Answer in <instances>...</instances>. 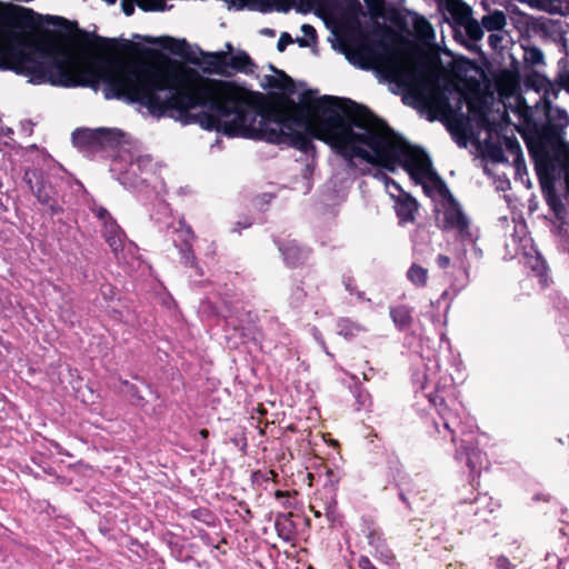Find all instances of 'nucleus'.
Masks as SVG:
<instances>
[{
    "label": "nucleus",
    "instance_id": "8",
    "mask_svg": "<svg viewBox=\"0 0 569 569\" xmlns=\"http://www.w3.org/2000/svg\"><path fill=\"white\" fill-rule=\"evenodd\" d=\"M179 227L176 229L177 238L173 240L179 248L181 259L186 266L196 268L198 274H202L201 269L197 266L196 256L192 250V241L196 236L191 227L184 220H179Z\"/></svg>",
    "mask_w": 569,
    "mask_h": 569
},
{
    "label": "nucleus",
    "instance_id": "7",
    "mask_svg": "<svg viewBox=\"0 0 569 569\" xmlns=\"http://www.w3.org/2000/svg\"><path fill=\"white\" fill-rule=\"evenodd\" d=\"M438 397H429V401L437 408V412L439 416V421L435 420V429L438 433H441L440 425L442 426L443 430L451 436V441L456 442V436L458 431H461V418L458 415V412L453 411L452 409L448 408L442 399H440V402L437 401Z\"/></svg>",
    "mask_w": 569,
    "mask_h": 569
},
{
    "label": "nucleus",
    "instance_id": "63",
    "mask_svg": "<svg viewBox=\"0 0 569 569\" xmlns=\"http://www.w3.org/2000/svg\"><path fill=\"white\" fill-rule=\"evenodd\" d=\"M366 2H367L368 4H370L369 0H366Z\"/></svg>",
    "mask_w": 569,
    "mask_h": 569
},
{
    "label": "nucleus",
    "instance_id": "34",
    "mask_svg": "<svg viewBox=\"0 0 569 569\" xmlns=\"http://www.w3.org/2000/svg\"><path fill=\"white\" fill-rule=\"evenodd\" d=\"M393 481L396 482V485L400 488V491H399V498L405 502L407 503V498H406V495L403 492V489L405 487L408 485L409 482V476L402 471L401 468L397 467L396 468V472L393 473Z\"/></svg>",
    "mask_w": 569,
    "mask_h": 569
},
{
    "label": "nucleus",
    "instance_id": "15",
    "mask_svg": "<svg viewBox=\"0 0 569 569\" xmlns=\"http://www.w3.org/2000/svg\"><path fill=\"white\" fill-rule=\"evenodd\" d=\"M447 10L451 17L453 30L466 24L472 17V8L462 0H450Z\"/></svg>",
    "mask_w": 569,
    "mask_h": 569
},
{
    "label": "nucleus",
    "instance_id": "4",
    "mask_svg": "<svg viewBox=\"0 0 569 569\" xmlns=\"http://www.w3.org/2000/svg\"><path fill=\"white\" fill-rule=\"evenodd\" d=\"M23 181L29 186L38 201L47 206L51 213H57L61 210L60 206L54 199L53 187L44 179L42 172L36 169H28L24 171Z\"/></svg>",
    "mask_w": 569,
    "mask_h": 569
},
{
    "label": "nucleus",
    "instance_id": "35",
    "mask_svg": "<svg viewBox=\"0 0 569 569\" xmlns=\"http://www.w3.org/2000/svg\"><path fill=\"white\" fill-rule=\"evenodd\" d=\"M136 2L143 11H164L167 9L166 0H136Z\"/></svg>",
    "mask_w": 569,
    "mask_h": 569
},
{
    "label": "nucleus",
    "instance_id": "11",
    "mask_svg": "<svg viewBox=\"0 0 569 569\" xmlns=\"http://www.w3.org/2000/svg\"><path fill=\"white\" fill-rule=\"evenodd\" d=\"M278 248L284 262L291 267L303 263L309 257V250L300 247L295 239L278 242Z\"/></svg>",
    "mask_w": 569,
    "mask_h": 569
},
{
    "label": "nucleus",
    "instance_id": "61",
    "mask_svg": "<svg viewBox=\"0 0 569 569\" xmlns=\"http://www.w3.org/2000/svg\"><path fill=\"white\" fill-rule=\"evenodd\" d=\"M227 48H228L229 51H231L232 50L231 43H227Z\"/></svg>",
    "mask_w": 569,
    "mask_h": 569
},
{
    "label": "nucleus",
    "instance_id": "40",
    "mask_svg": "<svg viewBox=\"0 0 569 569\" xmlns=\"http://www.w3.org/2000/svg\"><path fill=\"white\" fill-rule=\"evenodd\" d=\"M357 409H368L371 406V398L370 395L366 391L359 390L357 392Z\"/></svg>",
    "mask_w": 569,
    "mask_h": 569
},
{
    "label": "nucleus",
    "instance_id": "33",
    "mask_svg": "<svg viewBox=\"0 0 569 569\" xmlns=\"http://www.w3.org/2000/svg\"><path fill=\"white\" fill-rule=\"evenodd\" d=\"M415 29H416L418 36L421 37L422 39L430 40V39H433V37H435V31H433L432 26L423 17L416 19Z\"/></svg>",
    "mask_w": 569,
    "mask_h": 569
},
{
    "label": "nucleus",
    "instance_id": "57",
    "mask_svg": "<svg viewBox=\"0 0 569 569\" xmlns=\"http://www.w3.org/2000/svg\"><path fill=\"white\" fill-rule=\"evenodd\" d=\"M200 435H201V437H202V438H207V437H208V435H209V431H208L207 429H202V430L200 431Z\"/></svg>",
    "mask_w": 569,
    "mask_h": 569
},
{
    "label": "nucleus",
    "instance_id": "31",
    "mask_svg": "<svg viewBox=\"0 0 569 569\" xmlns=\"http://www.w3.org/2000/svg\"><path fill=\"white\" fill-rule=\"evenodd\" d=\"M485 149H486V156L492 162L502 163V162L509 161L501 144L493 143V142H486Z\"/></svg>",
    "mask_w": 569,
    "mask_h": 569
},
{
    "label": "nucleus",
    "instance_id": "54",
    "mask_svg": "<svg viewBox=\"0 0 569 569\" xmlns=\"http://www.w3.org/2000/svg\"><path fill=\"white\" fill-rule=\"evenodd\" d=\"M122 10L124 12L126 16H131L134 11V4L132 2H129V1H123L122 2Z\"/></svg>",
    "mask_w": 569,
    "mask_h": 569
},
{
    "label": "nucleus",
    "instance_id": "58",
    "mask_svg": "<svg viewBox=\"0 0 569 569\" xmlns=\"http://www.w3.org/2000/svg\"><path fill=\"white\" fill-rule=\"evenodd\" d=\"M298 42L301 47H306L308 44L305 39H299Z\"/></svg>",
    "mask_w": 569,
    "mask_h": 569
},
{
    "label": "nucleus",
    "instance_id": "51",
    "mask_svg": "<svg viewBox=\"0 0 569 569\" xmlns=\"http://www.w3.org/2000/svg\"><path fill=\"white\" fill-rule=\"evenodd\" d=\"M497 568L498 569H512V566H511L510 561L508 560V558L501 556L497 559Z\"/></svg>",
    "mask_w": 569,
    "mask_h": 569
},
{
    "label": "nucleus",
    "instance_id": "39",
    "mask_svg": "<svg viewBox=\"0 0 569 569\" xmlns=\"http://www.w3.org/2000/svg\"><path fill=\"white\" fill-rule=\"evenodd\" d=\"M390 197L393 199L399 198L400 193H407L402 190L400 184L393 179L387 180V184L385 186Z\"/></svg>",
    "mask_w": 569,
    "mask_h": 569
},
{
    "label": "nucleus",
    "instance_id": "28",
    "mask_svg": "<svg viewBox=\"0 0 569 569\" xmlns=\"http://www.w3.org/2000/svg\"><path fill=\"white\" fill-rule=\"evenodd\" d=\"M429 103L431 107L436 108L438 111L448 114L452 112V107L450 104L448 96L442 91H436L429 98Z\"/></svg>",
    "mask_w": 569,
    "mask_h": 569
},
{
    "label": "nucleus",
    "instance_id": "41",
    "mask_svg": "<svg viewBox=\"0 0 569 569\" xmlns=\"http://www.w3.org/2000/svg\"><path fill=\"white\" fill-rule=\"evenodd\" d=\"M376 555L383 561L389 562L392 559V552L387 547L386 542L377 545L375 548Z\"/></svg>",
    "mask_w": 569,
    "mask_h": 569
},
{
    "label": "nucleus",
    "instance_id": "27",
    "mask_svg": "<svg viewBox=\"0 0 569 569\" xmlns=\"http://www.w3.org/2000/svg\"><path fill=\"white\" fill-rule=\"evenodd\" d=\"M523 49V61L528 66H545V54L542 50L536 46H532L529 43H522L521 44Z\"/></svg>",
    "mask_w": 569,
    "mask_h": 569
},
{
    "label": "nucleus",
    "instance_id": "16",
    "mask_svg": "<svg viewBox=\"0 0 569 569\" xmlns=\"http://www.w3.org/2000/svg\"><path fill=\"white\" fill-rule=\"evenodd\" d=\"M530 8L547 12L549 14H566L568 11V0H519Z\"/></svg>",
    "mask_w": 569,
    "mask_h": 569
},
{
    "label": "nucleus",
    "instance_id": "17",
    "mask_svg": "<svg viewBox=\"0 0 569 569\" xmlns=\"http://www.w3.org/2000/svg\"><path fill=\"white\" fill-rule=\"evenodd\" d=\"M253 68L254 63L247 52L239 51L231 56L227 52L226 76L229 74V69L248 74L253 72Z\"/></svg>",
    "mask_w": 569,
    "mask_h": 569
},
{
    "label": "nucleus",
    "instance_id": "49",
    "mask_svg": "<svg viewBox=\"0 0 569 569\" xmlns=\"http://www.w3.org/2000/svg\"><path fill=\"white\" fill-rule=\"evenodd\" d=\"M227 6L228 9H237L240 10L244 7L246 0H222Z\"/></svg>",
    "mask_w": 569,
    "mask_h": 569
},
{
    "label": "nucleus",
    "instance_id": "9",
    "mask_svg": "<svg viewBox=\"0 0 569 569\" xmlns=\"http://www.w3.org/2000/svg\"><path fill=\"white\" fill-rule=\"evenodd\" d=\"M443 228L456 230L462 239L471 238L469 220L453 199L443 212Z\"/></svg>",
    "mask_w": 569,
    "mask_h": 569
},
{
    "label": "nucleus",
    "instance_id": "3",
    "mask_svg": "<svg viewBox=\"0 0 569 569\" xmlns=\"http://www.w3.org/2000/svg\"><path fill=\"white\" fill-rule=\"evenodd\" d=\"M91 211L102 222V236L111 248L116 259L120 262L127 261V256L134 253L136 246L131 241H128L124 231L106 208L93 204Z\"/></svg>",
    "mask_w": 569,
    "mask_h": 569
},
{
    "label": "nucleus",
    "instance_id": "45",
    "mask_svg": "<svg viewBox=\"0 0 569 569\" xmlns=\"http://www.w3.org/2000/svg\"><path fill=\"white\" fill-rule=\"evenodd\" d=\"M291 42H292V38L290 37V34L287 32H283L278 40L277 49L280 52H283L286 50L287 46L290 44Z\"/></svg>",
    "mask_w": 569,
    "mask_h": 569
},
{
    "label": "nucleus",
    "instance_id": "20",
    "mask_svg": "<svg viewBox=\"0 0 569 569\" xmlns=\"http://www.w3.org/2000/svg\"><path fill=\"white\" fill-rule=\"evenodd\" d=\"M264 82L266 88L278 89L287 94L295 93L293 81L283 71H278L277 76H266Z\"/></svg>",
    "mask_w": 569,
    "mask_h": 569
},
{
    "label": "nucleus",
    "instance_id": "52",
    "mask_svg": "<svg viewBox=\"0 0 569 569\" xmlns=\"http://www.w3.org/2000/svg\"><path fill=\"white\" fill-rule=\"evenodd\" d=\"M513 167L516 170V177L523 180V176H527L526 162L523 161L522 167H518L517 164H513Z\"/></svg>",
    "mask_w": 569,
    "mask_h": 569
},
{
    "label": "nucleus",
    "instance_id": "22",
    "mask_svg": "<svg viewBox=\"0 0 569 569\" xmlns=\"http://www.w3.org/2000/svg\"><path fill=\"white\" fill-rule=\"evenodd\" d=\"M473 513L475 516L480 517L482 520H487V517L495 511L498 507V503L492 500L488 495H478L473 502Z\"/></svg>",
    "mask_w": 569,
    "mask_h": 569
},
{
    "label": "nucleus",
    "instance_id": "5",
    "mask_svg": "<svg viewBox=\"0 0 569 569\" xmlns=\"http://www.w3.org/2000/svg\"><path fill=\"white\" fill-rule=\"evenodd\" d=\"M382 50L381 54H376V60L383 63L395 80L400 82H416L417 74L415 71L409 70L401 61L399 54L395 52L389 44L383 41L377 43Z\"/></svg>",
    "mask_w": 569,
    "mask_h": 569
},
{
    "label": "nucleus",
    "instance_id": "62",
    "mask_svg": "<svg viewBox=\"0 0 569 569\" xmlns=\"http://www.w3.org/2000/svg\"><path fill=\"white\" fill-rule=\"evenodd\" d=\"M264 32H266V33H270V34H272V33H273V31H272V30H269V29H266V30H264Z\"/></svg>",
    "mask_w": 569,
    "mask_h": 569
},
{
    "label": "nucleus",
    "instance_id": "1",
    "mask_svg": "<svg viewBox=\"0 0 569 569\" xmlns=\"http://www.w3.org/2000/svg\"><path fill=\"white\" fill-rule=\"evenodd\" d=\"M129 102L156 118L169 113L186 123L197 121L207 130L287 144L306 153L315 148L312 139H318L345 159L349 174L357 170L361 176L371 173L369 167L358 169L356 158L390 172L401 166L427 194L433 189L451 198L422 149L396 137L381 119L351 99L323 96L316 101L320 113L311 118L305 111L266 109L232 82L189 79L166 67L132 61Z\"/></svg>",
    "mask_w": 569,
    "mask_h": 569
},
{
    "label": "nucleus",
    "instance_id": "30",
    "mask_svg": "<svg viewBox=\"0 0 569 569\" xmlns=\"http://www.w3.org/2000/svg\"><path fill=\"white\" fill-rule=\"evenodd\" d=\"M540 87L539 89L543 91V98L546 100L557 99L560 92L561 87L555 81H551L546 76L539 77Z\"/></svg>",
    "mask_w": 569,
    "mask_h": 569
},
{
    "label": "nucleus",
    "instance_id": "56",
    "mask_svg": "<svg viewBox=\"0 0 569 569\" xmlns=\"http://www.w3.org/2000/svg\"><path fill=\"white\" fill-rule=\"evenodd\" d=\"M173 41H174V40H173L172 38L167 37V38L161 39V40H160V43H161L166 49L174 50L172 47H169V46L167 44V42H173Z\"/></svg>",
    "mask_w": 569,
    "mask_h": 569
},
{
    "label": "nucleus",
    "instance_id": "23",
    "mask_svg": "<svg viewBox=\"0 0 569 569\" xmlns=\"http://www.w3.org/2000/svg\"><path fill=\"white\" fill-rule=\"evenodd\" d=\"M502 148L505 152L508 153V159L511 158L512 164H517L518 167H522L523 164V153L520 147L519 141L515 137H503Z\"/></svg>",
    "mask_w": 569,
    "mask_h": 569
},
{
    "label": "nucleus",
    "instance_id": "19",
    "mask_svg": "<svg viewBox=\"0 0 569 569\" xmlns=\"http://www.w3.org/2000/svg\"><path fill=\"white\" fill-rule=\"evenodd\" d=\"M457 459H461L466 457L467 466L469 467L472 473L479 472V469L482 467L486 461L485 453L478 448H468L463 445L457 450L456 453Z\"/></svg>",
    "mask_w": 569,
    "mask_h": 569
},
{
    "label": "nucleus",
    "instance_id": "42",
    "mask_svg": "<svg viewBox=\"0 0 569 569\" xmlns=\"http://www.w3.org/2000/svg\"><path fill=\"white\" fill-rule=\"evenodd\" d=\"M191 515L194 519L209 523V518H211V513L208 509H196L191 511Z\"/></svg>",
    "mask_w": 569,
    "mask_h": 569
},
{
    "label": "nucleus",
    "instance_id": "32",
    "mask_svg": "<svg viewBox=\"0 0 569 569\" xmlns=\"http://www.w3.org/2000/svg\"><path fill=\"white\" fill-rule=\"evenodd\" d=\"M276 529L279 536L289 541L293 535V523L288 516H283L276 520Z\"/></svg>",
    "mask_w": 569,
    "mask_h": 569
},
{
    "label": "nucleus",
    "instance_id": "47",
    "mask_svg": "<svg viewBox=\"0 0 569 569\" xmlns=\"http://www.w3.org/2000/svg\"><path fill=\"white\" fill-rule=\"evenodd\" d=\"M277 11L287 12L290 9V0H272Z\"/></svg>",
    "mask_w": 569,
    "mask_h": 569
},
{
    "label": "nucleus",
    "instance_id": "26",
    "mask_svg": "<svg viewBox=\"0 0 569 569\" xmlns=\"http://www.w3.org/2000/svg\"><path fill=\"white\" fill-rule=\"evenodd\" d=\"M390 317L399 330L409 328L412 321L411 309L407 306L390 308Z\"/></svg>",
    "mask_w": 569,
    "mask_h": 569
},
{
    "label": "nucleus",
    "instance_id": "43",
    "mask_svg": "<svg viewBox=\"0 0 569 569\" xmlns=\"http://www.w3.org/2000/svg\"><path fill=\"white\" fill-rule=\"evenodd\" d=\"M343 284L347 291H349L351 295H357L359 299H363V292L357 291L356 287L353 286V279L350 277L343 278Z\"/></svg>",
    "mask_w": 569,
    "mask_h": 569
},
{
    "label": "nucleus",
    "instance_id": "24",
    "mask_svg": "<svg viewBox=\"0 0 569 569\" xmlns=\"http://www.w3.org/2000/svg\"><path fill=\"white\" fill-rule=\"evenodd\" d=\"M123 138L119 129L99 128V149L114 148Z\"/></svg>",
    "mask_w": 569,
    "mask_h": 569
},
{
    "label": "nucleus",
    "instance_id": "50",
    "mask_svg": "<svg viewBox=\"0 0 569 569\" xmlns=\"http://www.w3.org/2000/svg\"><path fill=\"white\" fill-rule=\"evenodd\" d=\"M437 266L441 269H446L450 264V258L445 254H439L436 259Z\"/></svg>",
    "mask_w": 569,
    "mask_h": 569
},
{
    "label": "nucleus",
    "instance_id": "37",
    "mask_svg": "<svg viewBox=\"0 0 569 569\" xmlns=\"http://www.w3.org/2000/svg\"><path fill=\"white\" fill-rule=\"evenodd\" d=\"M556 82L569 93V68L566 66L559 68Z\"/></svg>",
    "mask_w": 569,
    "mask_h": 569
},
{
    "label": "nucleus",
    "instance_id": "18",
    "mask_svg": "<svg viewBox=\"0 0 569 569\" xmlns=\"http://www.w3.org/2000/svg\"><path fill=\"white\" fill-rule=\"evenodd\" d=\"M525 264L533 272V274L539 278L540 283L547 284L548 274H547V263L542 256L533 250V252H528L525 256Z\"/></svg>",
    "mask_w": 569,
    "mask_h": 569
},
{
    "label": "nucleus",
    "instance_id": "44",
    "mask_svg": "<svg viewBox=\"0 0 569 569\" xmlns=\"http://www.w3.org/2000/svg\"><path fill=\"white\" fill-rule=\"evenodd\" d=\"M552 112H555L557 114V121L560 127L568 126L569 116L566 110L556 108L555 110H552Z\"/></svg>",
    "mask_w": 569,
    "mask_h": 569
},
{
    "label": "nucleus",
    "instance_id": "25",
    "mask_svg": "<svg viewBox=\"0 0 569 569\" xmlns=\"http://www.w3.org/2000/svg\"><path fill=\"white\" fill-rule=\"evenodd\" d=\"M337 330L338 333L346 339H352L358 337L361 332H365L366 328L349 318H341L337 322Z\"/></svg>",
    "mask_w": 569,
    "mask_h": 569
},
{
    "label": "nucleus",
    "instance_id": "6",
    "mask_svg": "<svg viewBox=\"0 0 569 569\" xmlns=\"http://www.w3.org/2000/svg\"><path fill=\"white\" fill-rule=\"evenodd\" d=\"M153 172L152 159L150 156H139L131 161L124 171L119 172L118 180L126 188H137L149 180Z\"/></svg>",
    "mask_w": 569,
    "mask_h": 569
},
{
    "label": "nucleus",
    "instance_id": "12",
    "mask_svg": "<svg viewBox=\"0 0 569 569\" xmlns=\"http://www.w3.org/2000/svg\"><path fill=\"white\" fill-rule=\"evenodd\" d=\"M226 58L224 51L201 52V59L194 63L199 64L206 73L226 76Z\"/></svg>",
    "mask_w": 569,
    "mask_h": 569
},
{
    "label": "nucleus",
    "instance_id": "48",
    "mask_svg": "<svg viewBox=\"0 0 569 569\" xmlns=\"http://www.w3.org/2000/svg\"><path fill=\"white\" fill-rule=\"evenodd\" d=\"M358 567L360 569H377V567L366 556H361L358 560Z\"/></svg>",
    "mask_w": 569,
    "mask_h": 569
},
{
    "label": "nucleus",
    "instance_id": "10",
    "mask_svg": "<svg viewBox=\"0 0 569 569\" xmlns=\"http://www.w3.org/2000/svg\"><path fill=\"white\" fill-rule=\"evenodd\" d=\"M455 38L463 43L469 50L478 48L477 42L483 38L481 23L472 18L466 24L455 30Z\"/></svg>",
    "mask_w": 569,
    "mask_h": 569
},
{
    "label": "nucleus",
    "instance_id": "38",
    "mask_svg": "<svg viewBox=\"0 0 569 569\" xmlns=\"http://www.w3.org/2000/svg\"><path fill=\"white\" fill-rule=\"evenodd\" d=\"M505 36L506 34L502 33L501 31L491 32L488 37V44L490 46V48L493 50L502 49V41L505 40Z\"/></svg>",
    "mask_w": 569,
    "mask_h": 569
},
{
    "label": "nucleus",
    "instance_id": "46",
    "mask_svg": "<svg viewBox=\"0 0 569 569\" xmlns=\"http://www.w3.org/2000/svg\"><path fill=\"white\" fill-rule=\"evenodd\" d=\"M124 385L127 387V392L130 395L133 402L140 405L143 398L138 393L137 388L128 382H126Z\"/></svg>",
    "mask_w": 569,
    "mask_h": 569
},
{
    "label": "nucleus",
    "instance_id": "55",
    "mask_svg": "<svg viewBox=\"0 0 569 569\" xmlns=\"http://www.w3.org/2000/svg\"><path fill=\"white\" fill-rule=\"evenodd\" d=\"M301 30L305 33V36H307V37H310V38H315L316 37V30L310 24H303L301 27Z\"/></svg>",
    "mask_w": 569,
    "mask_h": 569
},
{
    "label": "nucleus",
    "instance_id": "36",
    "mask_svg": "<svg viewBox=\"0 0 569 569\" xmlns=\"http://www.w3.org/2000/svg\"><path fill=\"white\" fill-rule=\"evenodd\" d=\"M366 538L368 540V543L375 549L377 548V545H380V543H383L385 542V539L382 537V533L380 532V530L371 525V526H368L367 527V531H366Z\"/></svg>",
    "mask_w": 569,
    "mask_h": 569
},
{
    "label": "nucleus",
    "instance_id": "53",
    "mask_svg": "<svg viewBox=\"0 0 569 569\" xmlns=\"http://www.w3.org/2000/svg\"><path fill=\"white\" fill-rule=\"evenodd\" d=\"M370 174H372V177L378 179L379 181H382L385 183V186L387 184V180L391 179L385 172H382L380 170H377L375 172L371 171Z\"/></svg>",
    "mask_w": 569,
    "mask_h": 569
},
{
    "label": "nucleus",
    "instance_id": "13",
    "mask_svg": "<svg viewBox=\"0 0 569 569\" xmlns=\"http://www.w3.org/2000/svg\"><path fill=\"white\" fill-rule=\"evenodd\" d=\"M73 144L83 151L99 150V128H80L72 132Z\"/></svg>",
    "mask_w": 569,
    "mask_h": 569
},
{
    "label": "nucleus",
    "instance_id": "21",
    "mask_svg": "<svg viewBox=\"0 0 569 569\" xmlns=\"http://www.w3.org/2000/svg\"><path fill=\"white\" fill-rule=\"evenodd\" d=\"M482 30L486 29L489 32L502 31L507 26V17L500 10H495L481 18Z\"/></svg>",
    "mask_w": 569,
    "mask_h": 569
},
{
    "label": "nucleus",
    "instance_id": "60",
    "mask_svg": "<svg viewBox=\"0 0 569 569\" xmlns=\"http://www.w3.org/2000/svg\"><path fill=\"white\" fill-rule=\"evenodd\" d=\"M117 166H118V162H114V163H113L112 171H117V170H119V169L117 168Z\"/></svg>",
    "mask_w": 569,
    "mask_h": 569
},
{
    "label": "nucleus",
    "instance_id": "2",
    "mask_svg": "<svg viewBox=\"0 0 569 569\" xmlns=\"http://www.w3.org/2000/svg\"><path fill=\"white\" fill-rule=\"evenodd\" d=\"M536 171L541 186L552 183L556 179L565 176L566 198H569V144L558 142L549 149L542 148L533 154Z\"/></svg>",
    "mask_w": 569,
    "mask_h": 569
},
{
    "label": "nucleus",
    "instance_id": "59",
    "mask_svg": "<svg viewBox=\"0 0 569 569\" xmlns=\"http://www.w3.org/2000/svg\"><path fill=\"white\" fill-rule=\"evenodd\" d=\"M18 9H19L20 11H23V12H32V10H30V9H26V8H21V7H18Z\"/></svg>",
    "mask_w": 569,
    "mask_h": 569
},
{
    "label": "nucleus",
    "instance_id": "14",
    "mask_svg": "<svg viewBox=\"0 0 569 569\" xmlns=\"http://www.w3.org/2000/svg\"><path fill=\"white\" fill-rule=\"evenodd\" d=\"M396 201V212L400 223H408L415 220L418 210L417 200L409 193H400Z\"/></svg>",
    "mask_w": 569,
    "mask_h": 569
},
{
    "label": "nucleus",
    "instance_id": "29",
    "mask_svg": "<svg viewBox=\"0 0 569 569\" xmlns=\"http://www.w3.org/2000/svg\"><path fill=\"white\" fill-rule=\"evenodd\" d=\"M407 278L417 287H425L428 280V270L419 264L413 263L408 272Z\"/></svg>",
    "mask_w": 569,
    "mask_h": 569
}]
</instances>
